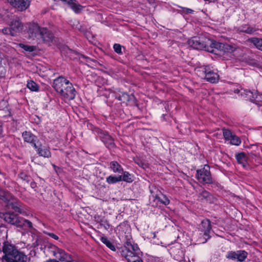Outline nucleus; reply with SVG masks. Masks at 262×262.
<instances>
[{"mask_svg": "<svg viewBox=\"0 0 262 262\" xmlns=\"http://www.w3.org/2000/svg\"><path fill=\"white\" fill-rule=\"evenodd\" d=\"M0 217L6 222L15 225L17 227L27 226L32 227V223L28 220L17 216L13 212L0 213Z\"/></svg>", "mask_w": 262, "mask_h": 262, "instance_id": "obj_5", "label": "nucleus"}, {"mask_svg": "<svg viewBox=\"0 0 262 262\" xmlns=\"http://www.w3.org/2000/svg\"><path fill=\"white\" fill-rule=\"evenodd\" d=\"M121 254L125 258L127 262H143L140 258L141 252L137 244L130 239L125 243Z\"/></svg>", "mask_w": 262, "mask_h": 262, "instance_id": "obj_2", "label": "nucleus"}, {"mask_svg": "<svg viewBox=\"0 0 262 262\" xmlns=\"http://www.w3.org/2000/svg\"><path fill=\"white\" fill-rule=\"evenodd\" d=\"M233 133L231 131L228 129L224 128L223 129V134L224 138L226 140L229 139V137H231V136L232 135Z\"/></svg>", "mask_w": 262, "mask_h": 262, "instance_id": "obj_33", "label": "nucleus"}, {"mask_svg": "<svg viewBox=\"0 0 262 262\" xmlns=\"http://www.w3.org/2000/svg\"><path fill=\"white\" fill-rule=\"evenodd\" d=\"M123 96H127V95L126 94H123Z\"/></svg>", "mask_w": 262, "mask_h": 262, "instance_id": "obj_41", "label": "nucleus"}, {"mask_svg": "<svg viewBox=\"0 0 262 262\" xmlns=\"http://www.w3.org/2000/svg\"><path fill=\"white\" fill-rule=\"evenodd\" d=\"M189 45L193 48L198 50H204L207 52L214 53L213 49L214 40L202 36H194L188 41Z\"/></svg>", "mask_w": 262, "mask_h": 262, "instance_id": "obj_3", "label": "nucleus"}, {"mask_svg": "<svg viewBox=\"0 0 262 262\" xmlns=\"http://www.w3.org/2000/svg\"><path fill=\"white\" fill-rule=\"evenodd\" d=\"M34 148L35 149L37 154L39 156L47 158L51 157V153L48 147L42 146L41 144L39 145L34 144Z\"/></svg>", "mask_w": 262, "mask_h": 262, "instance_id": "obj_15", "label": "nucleus"}, {"mask_svg": "<svg viewBox=\"0 0 262 262\" xmlns=\"http://www.w3.org/2000/svg\"><path fill=\"white\" fill-rule=\"evenodd\" d=\"M19 177L23 181H25L27 182H29L30 180V177L25 172L20 173L19 174Z\"/></svg>", "mask_w": 262, "mask_h": 262, "instance_id": "obj_35", "label": "nucleus"}, {"mask_svg": "<svg viewBox=\"0 0 262 262\" xmlns=\"http://www.w3.org/2000/svg\"><path fill=\"white\" fill-rule=\"evenodd\" d=\"M201 69L205 74V79L207 81L213 83L219 81V75L217 70L212 69L209 66H205Z\"/></svg>", "mask_w": 262, "mask_h": 262, "instance_id": "obj_10", "label": "nucleus"}, {"mask_svg": "<svg viewBox=\"0 0 262 262\" xmlns=\"http://www.w3.org/2000/svg\"><path fill=\"white\" fill-rule=\"evenodd\" d=\"M3 136V125L1 123H0V138Z\"/></svg>", "mask_w": 262, "mask_h": 262, "instance_id": "obj_39", "label": "nucleus"}, {"mask_svg": "<svg viewBox=\"0 0 262 262\" xmlns=\"http://www.w3.org/2000/svg\"><path fill=\"white\" fill-rule=\"evenodd\" d=\"M102 141L104 143L106 146L112 147L114 146V143L113 139L108 135H105V137L102 139Z\"/></svg>", "mask_w": 262, "mask_h": 262, "instance_id": "obj_29", "label": "nucleus"}, {"mask_svg": "<svg viewBox=\"0 0 262 262\" xmlns=\"http://www.w3.org/2000/svg\"><path fill=\"white\" fill-rule=\"evenodd\" d=\"M236 159L237 162L245 166L247 160V157L245 154L244 152H241L236 155Z\"/></svg>", "mask_w": 262, "mask_h": 262, "instance_id": "obj_26", "label": "nucleus"}, {"mask_svg": "<svg viewBox=\"0 0 262 262\" xmlns=\"http://www.w3.org/2000/svg\"><path fill=\"white\" fill-rule=\"evenodd\" d=\"M100 240L102 243L106 245L110 249L113 251H116V248L115 245L110 241L106 236H101Z\"/></svg>", "mask_w": 262, "mask_h": 262, "instance_id": "obj_23", "label": "nucleus"}, {"mask_svg": "<svg viewBox=\"0 0 262 262\" xmlns=\"http://www.w3.org/2000/svg\"><path fill=\"white\" fill-rule=\"evenodd\" d=\"M19 46L23 49L24 50L26 51H28L29 52H33L35 50V47L32 46H28L26 45H24L23 43H19Z\"/></svg>", "mask_w": 262, "mask_h": 262, "instance_id": "obj_31", "label": "nucleus"}, {"mask_svg": "<svg viewBox=\"0 0 262 262\" xmlns=\"http://www.w3.org/2000/svg\"><path fill=\"white\" fill-rule=\"evenodd\" d=\"M30 37L42 39L45 42H50L53 40V34L47 28H40L36 24H32L29 27Z\"/></svg>", "mask_w": 262, "mask_h": 262, "instance_id": "obj_4", "label": "nucleus"}, {"mask_svg": "<svg viewBox=\"0 0 262 262\" xmlns=\"http://www.w3.org/2000/svg\"><path fill=\"white\" fill-rule=\"evenodd\" d=\"M3 252L4 255L3 258L7 262L12 259V257L17 253L18 250L15 247L8 242H5L3 246Z\"/></svg>", "mask_w": 262, "mask_h": 262, "instance_id": "obj_9", "label": "nucleus"}, {"mask_svg": "<svg viewBox=\"0 0 262 262\" xmlns=\"http://www.w3.org/2000/svg\"><path fill=\"white\" fill-rule=\"evenodd\" d=\"M27 257L19 252L18 251L17 253L15 254L12 257V259L9 260L8 262H27Z\"/></svg>", "mask_w": 262, "mask_h": 262, "instance_id": "obj_20", "label": "nucleus"}, {"mask_svg": "<svg viewBox=\"0 0 262 262\" xmlns=\"http://www.w3.org/2000/svg\"><path fill=\"white\" fill-rule=\"evenodd\" d=\"M230 143L233 145L238 146L241 143V140L238 137L235 135V136L232 139V140H231Z\"/></svg>", "mask_w": 262, "mask_h": 262, "instance_id": "obj_32", "label": "nucleus"}, {"mask_svg": "<svg viewBox=\"0 0 262 262\" xmlns=\"http://www.w3.org/2000/svg\"><path fill=\"white\" fill-rule=\"evenodd\" d=\"M27 87L32 92H37L39 90L38 84L33 80L28 81Z\"/></svg>", "mask_w": 262, "mask_h": 262, "instance_id": "obj_28", "label": "nucleus"}, {"mask_svg": "<svg viewBox=\"0 0 262 262\" xmlns=\"http://www.w3.org/2000/svg\"><path fill=\"white\" fill-rule=\"evenodd\" d=\"M49 235L50 237H51L52 238H53L56 240H57L58 239V236L54 233H49Z\"/></svg>", "mask_w": 262, "mask_h": 262, "instance_id": "obj_38", "label": "nucleus"}, {"mask_svg": "<svg viewBox=\"0 0 262 262\" xmlns=\"http://www.w3.org/2000/svg\"><path fill=\"white\" fill-rule=\"evenodd\" d=\"M22 137L24 141L31 144L33 147L34 144H37V137L31 132L25 131L23 133Z\"/></svg>", "mask_w": 262, "mask_h": 262, "instance_id": "obj_16", "label": "nucleus"}, {"mask_svg": "<svg viewBox=\"0 0 262 262\" xmlns=\"http://www.w3.org/2000/svg\"><path fill=\"white\" fill-rule=\"evenodd\" d=\"M199 199L204 202L209 203H214L215 198L209 192L205 190H203L199 195Z\"/></svg>", "mask_w": 262, "mask_h": 262, "instance_id": "obj_17", "label": "nucleus"}, {"mask_svg": "<svg viewBox=\"0 0 262 262\" xmlns=\"http://www.w3.org/2000/svg\"><path fill=\"white\" fill-rule=\"evenodd\" d=\"M4 57V54L0 51V77H4L6 72V68L3 64Z\"/></svg>", "mask_w": 262, "mask_h": 262, "instance_id": "obj_25", "label": "nucleus"}, {"mask_svg": "<svg viewBox=\"0 0 262 262\" xmlns=\"http://www.w3.org/2000/svg\"><path fill=\"white\" fill-rule=\"evenodd\" d=\"M201 233L200 235L203 236L200 237V242L202 243H205L210 238V233L211 232V225L210 222L208 220H205L202 221L201 225L200 226Z\"/></svg>", "mask_w": 262, "mask_h": 262, "instance_id": "obj_11", "label": "nucleus"}, {"mask_svg": "<svg viewBox=\"0 0 262 262\" xmlns=\"http://www.w3.org/2000/svg\"><path fill=\"white\" fill-rule=\"evenodd\" d=\"M196 178L199 182L203 184H210L213 183V180L210 172L209 166L206 164L203 168L196 170Z\"/></svg>", "mask_w": 262, "mask_h": 262, "instance_id": "obj_8", "label": "nucleus"}, {"mask_svg": "<svg viewBox=\"0 0 262 262\" xmlns=\"http://www.w3.org/2000/svg\"><path fill=\"white\" fill-rule=\"evenodd\" d=\"M258 30L255 27H253L248 24L243 25L237 29V31L239 32L247 33L248 34H255Z\"/></svg>", "mask_w": 262, "mask_h": 262, "instance_id": "obj_18", "label": "nucleus"}, {"mask_svg": "<svg viewBox=\"0 0 262 262\" xmlns=\"http://www.w3.org/2000/svg\"><path fill=\"white\" fill-rule=\"evenodd\" d=\"M173 253V251L171 250V251H170V253Z\"/></svg>", "mask_w": 262, "mask_h": 262, "instance_id": "obj_43", "label": "nucleus"}, {"mask_svg": "<svg viewBox=\"0 0 262 262\" xmlns=\"http://www.w3.org/2000/svg\"><path fill=\"white\" fill-rule=\"evenodd\" d=\"M235 134H232V135L231 136V137H229V139H227L226 141H230V142H231V140H232V139L233 138V137L235 136Z\"/></svg>", "mask_w": 262, "mask_h": 262, "instance_id": "obj_40", "label": "nucleus"}, {"mask_svg": "<svg viewBox=\"0 0 262 262\" xmlns=\"http://www.w3.org/2000/svg\"><path fill=\"white\" fill-rule=\"evenodd\" d=\"M182 9L183 12L186 14L192 13L193 12L192 9L187 8H182Z\"/></svg>", "mask_w": 262, "mask_h": 262, "instance_id": "obj_37", "label": "nucleus"}, {"mask_svg": "<svg viewBox=\"0 0 262 262\" xmlns=\"http://www.w3.org/2000/svg\"><path fill=\"white\" fill-rule=\"evenodd\" d=\"M248 253L244 250H238L236 251H228L226 257L232 260H237V261L243 262L247 258Z\"/></svg>", "mask_w": 262, "mask_h": 262, "instance_id": "obj_12", "label": "nucleus"}, {"mask_svg": "<svg viewBox=\"0 0 262 262\" xmlns=\"http://www.w3.org/2000/svg\"><path fill=\"white\" fill-rule=\"evenodd\" d=\"M2 32L5 34H11L12 36H14V32H13L10 28H4L2 29Z\"/></svg>", "mask_w": 262, "mask_h": 262, "instance_id": "obj_36", "label": "nucleus"}, {"mask_svg": "<svg viewBox=\"0 0 262 262\" xmlns=\"http://www.w3.org/2000/svg\"><path fill=\"white\" fill-rule=\"evenodd\" d=\"M13 7L18 11L26 10L30 6L31 0H7Z\"/></svg>", "mask_w": 262, "mask_h": 262, "instance_id": "obj_14", "label": "nucleus"}, {"mask_svg": "<svg viewBox=\"0 0 262 262\" xmlns=\"http://www.w3.org/2000/svg\"><path fill=\"white\" fill-rule=\"evenodd\" d=\"M248 41L253 44L258 50L262 51V39L257 37H252L249 38Z\"/></svg>", "mask_w": 262, "mask_h": 262, "instance_id": "obj_21", "label": "nucleus"}, {"mask_svg": "<svg viewBox=\"0 0 262 262\" xmlns=\"http://www.w3.org/2000/svg\"><path fill=\"white\" fill-rule=\"evenodd\" d=\"M110 166L114 172L122 173L123 172L122 167L117 161L111 162Z\"/></svg>", "mask_w": 262, "mask_h": 262, "instance_id": "obj_22", "label": "nucleus"}, {"mask_svg": "<svg viewBox=\"0 0 262 262\" xmlns=\"http://www.w3.org/2000/svg\"><path fill=\"white\" fill-rule=\"evenodd\" d=\"M235 92L258 106L262 105V94H259L256 91H251L241 89V90H236Z\"/></svg>", "mask_w": 262, "mask_h": 262, "instance_id": "obj_7", "label": "nucleus"}, {"mask_svg": "<svg viewBox=\"0 0 262 262\" xmlns=\"http://www.w3.org/2000/svg\"><path fill=\"white\" fill-rule=\"evenodd\" d=\"M23 27L21 23L18 19H13L11 22V30L14 32V35L23 29Z\"/></svg>", "mask_w": 262, "mask_h": 262, "instance_id": "obj_19", "label": "nucleus"}, {"mask_svg": "<svg viewBox=\"0 0 262 262\" xmlns=\"http://www.w3.org/2000/svg\"><path fill=\"white\" fill-rule=\"evenodd\" d=\"M53 87L64 99L71 100L76 97V91L72 83L62 76L54 80Z\"/></svg>", "mask_w": 262, "mask_h": 262, "instance_id": "obj_1", "label": "nucleus"}, {"mask_svg": "<svg viewBox=\"0 0 262 262\" xmlns=\"http://www.w3.org/2000/svg\"><path fill=\"white\" fill-rule=\"evenodd\" d=\"M2 103H6V102L5 101H3L2 102Z\"/></svg>", "mask_w": 262, "mask_h": 262, "instance_id": "obj_42", "label": "nucleus"}, {"mask_svg": "<svg viewBox=\"0 0 262 262\" xmlns=\"http://www.w3.org/2000/svg\"><path fill=\"white\" fill-rule=\"evenodd\" d=\"M113 48L116 53H117L119 54H121L122 53V47L120 45L118 44V43H115L113 46Z\"/></svg>", "mask_w": 262, "mask_h": 262, "instance_id": "obj_34", "label": "nucleus"}, {"mask_svg": "<svg viewBox=\"0 0 262 262\" xmlns=\"http://www.w3.org/2000/svg\"><path fill=\"white\" fill-rule=\"evenodd\" d=\"M0 200L4 203L5 205L7 207L11 208L15 212H18L20 214L23 213L17 200L10 193L1 188Z\"/></svg>", "mask_w": 262, "mask_h": 262, "instance_id": "obj_6", "label": "nucleus"}, {"mask_svg": "<svg viewBox=\"0 0 262 262\" xmlns=\"http://www.w3.org/2000/svg\"><path fill=\"white\" fill-rule=\"evenodd\" d=\"M121 181L122 176H119L116 177L115 176L111 175L107 177L106 179V182L110 184H115Z\"/></svg>", "mask_w": 262, "mask_h": 262, "instance_id": "obj_27", "label": "nucleus"}, {"mask_svg": "<svg viewBox=\"0 0 262 262\" xmlns=\"http://www.w3.org/2000/svg\"><path fill=\"white\" fill-rule=\"evenodd\" d=\"M155 200L165 205H167L170 203L169 199L165 194H161V195H156Z\"/></svg>", "mask_w": 262, "mask_h": 262, "instance_id": "obj_24", "label": "nucleus"}, {"mask_svg": "<svg viewBox=\"0 0 262 262\" xmlns=\"http://www.w3.org/2000/svg\"><path fill=\"white\" fill-rule=\"evenodd\" d=\"M123 173V176H122V181L130 183L133 181L132 178L131 177L130 174L127 171H124L122 172Z\"/></svg>", "mask_w": 262, "mask_h": 262, "instance_id": "obj_30", "label": "nucleus"}, {"mask_svg": "<svg viewBox=\"0 0 262 262\" xmlns=\"http://www.w3.org/2000/svg\"><path fill=\"white\" fill-rule=\"evenodd\" d=\"M213 49L227 53H231L235 51L236 46L235 45L221 43L214 41Z\"/></svg>", "mask_w": 262, "mask_h": 262, "instance_id": "obj_13", "label": "nucleus"}]
</instances>
